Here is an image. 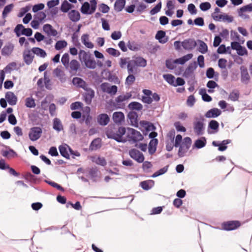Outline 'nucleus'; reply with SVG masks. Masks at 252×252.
<instances>
[{
	"label": "nucleus",
	"mask_w": 252,
	"mask_h": 252,
	"mask_svg": "<svg viewBox=\"0 0 252 252\" xmlns=\"http://www.w3.org/2000/svg\"><path fill=\"white\" fill-rule=\"evenodd\" d=\"M126 132V129L125 127L109 126L106 131V135L108 138L113 139L117 142L125 143L127 141L126 138L124 136Z\"/></svg>",
	"instance_id": "nucleus-1"
},
{
	"label": "nucleus",
	"mask_w": 252,
	"mask_h": 252,
	"mask_svg": "<svg viewBox=\"0 0 252 252\" xmlns=\"http://www.w3.org/2000/svg\"><path fill=\"white\" fill-rule=\"evenodd\" d=\"M125 134H126L125 137L127 139V141L136 142L143 139V135L139 131L132 128H127Z\"/></svg>",
	"instance_id": "nucleus-2"
},
{
	"label": "nucleus",
	"mask_w": 252,
	"mask_h": 252,
	"mask_svg": "<svg viewBox=\"0 0 252 252\" xmlns=\"http://www.w3.org/2000/svg\"><path fill=\"white\" fill-rule=\"evenodd\" d=\"M191 144L190 138L186 137L184 138L181 144L180 145L178 155L180 158L183 157L188 152Z\"/></svg>",
	"instance_id": "nucleus-3"
},
{
	"label": "nucleus",
	"mask_w": 252,
	"mask_h": 252,
	"mask_svg": "<svg viewBox=\"0 0 252 252\" xmlns=\"http://www.w3.org/2000/svg\"><path fill=\"white\" fill-rule=\"evenodd\" d=\"M100 89L104 93L111 96L115 95L118 91V87L116 85H111L108 83H103L100 85Z\"/></svg>",
	"instance_id": "nucleus-4"
},
{
	"label": "nucleus",
	"mask_w": 252,
	"mask_h": 252,
	"mask_svg": "<svg viewBox=\"0 0 252 252\" xmlns=\"http://www.w3.org/2000/svg\"><path fill=\"white\" fill-rule=\"evenodd\" d=\"M42 130L40 127L35 126L32 127L29 132V137L32 141L37 140L41 135Z\"/></svg>",
	"instance_id": "nucleus-5"
},
{
	"label": "nucleus",
	"mask_w": 252,
	"mask_h": 252,
	"mask_svg": "<svg viewBox=\"0 0 252 252\" xmlns=\"http://www.w3.org/2000/svg\"><path fill=\"white\" fill-rule=\"evenodd\" d=\"M130 157L138 163L144 162L145 158L143 154L135 149H132L129 151Z\"/></svg>",
	"instance_id": "nucleus-6"
},
{
	"label": "nucleus",
	"mask_w": 252,
	"mask_h": 252,
	"mask_svg": "<svg viewBox=\"0 0 252 252\" xmlns=\"http://www.w3.org/2000/svg\"><path fill=\"white\" fill-rule=\"evenodd\" d=\"M241 81L245 84H248L251 80L247 68L244 66H241L240 68Z\"/></svg>",
	"instance_id": "nucleus-7"
},
{
	"label": "nucleus",
	"mask_w": 252,
	"mask_h": 252,
	"mask_svg": "<svg viewBox=\"0 0 252 252\" xmlns=\"http://www.w3.org/2000/svg\"><path fill=\"white\" fill-rule=\"evenodd\" d=\"M196 45V42L194 39L189 38L184 40L182 42V46L186 50L190 51L193 49Z\"/></svg>",
	"instance_id": "nucleus-8"
},
{
	"label": "nucleus",
	"mask_w": 252,
	"mask_h": 252,
	"mask_svg": "<svg viewBox=\"0 0 252 252\" xmlns=\"http://www.w3.org/2000/svg\"><path fill=\"white\" fill-rule=\"evenodd\" d=\"M132 96L131 93H126V94L120 95L115 99L117 105L123 106Z\"/></svg>",
	"instance_id": "nucleus-9"
},
{
	"label": "nucleus",
	"mask_w": 252,
	"mask_h": 252,
	"mask_svg": "<svg viewBox=\"0 0 252 252\" xmlns=\"http://www.w3.org/2000/svg\"><path fill=\"white\" fill-rule=\"evenodd\" d=\"M79 63L76 60H72L69 63L68 67L69 72L72 75H75L80 68Z\"/></svg>",
	"instance_id": "nucleus-10"
},
{
	"label": "nucleus",
	"mask_w": 252,
	"mask_h": 252,
	"mask_svg": "<svg viewBox=\"0 0 252 252\" xmlns=\"http://www.w3.org/2000/svg\"><path fill=\"white\" fill-rule=\"evenodd\" d=\"M34 58V54L32 52V50H25L23 52V59L27 65L31 64Z\"/></svg>",
	"instance_id": "nucleus-11"
},
{
	"label": "nucleus",
	"mask_w": 252,
	"mask_h": 252,
	"mask_svg": "<svg viewBox=\"0 0 252 252\" xmlns=\"http://www.w3.org/2000/svg\"><path fill=\"white\" fill-rule=\"evenodd\" d=\"M85 90L86 91V92L83 94L84 100L87 104H90L94 96V92L89 87Z\"/></svg>",
	"instance_id": "nucleus-12"
},
{
	"label": "nucleus",
	"mask_w": 252,
	"mask_h": 252,
	"mask_svg": "<svg viewBox=\"0 0 252 252\" xmlns=\"http://www.w3.org/2000/svg\"><path fill=\"white\" fill-rule=\"evenodd\" d=\"M142 92L144 96H142V101L143 102L147 104H151L153 102V99L151 97L152 94V92L150 90L144 89Z\"/></svg>",
	"instance_id": "nucleus-13"
},
{
	"label": "nucleus",
	"mask_w": 252,
	"mask_h": 252,
	"mask_svg": "<svg viewBox=\"0 0 252 252\" xmlns=\"http://www.w3.org/2000/svg\"><path fill=\"white\" fill-rule=\"evenodd\" d=\"M240 225L238 221H230L225 222L223 225V227L226 230H232L236 229Z\"/></svg>",
	"instance_id": "nucleus-14"
},
{
	"label": "nucleus",
	"mask_w": 252,
	"mask_h": 252,
	"mask_svg": "<svg viewBox=\"0 0 252 252\" xmlns=\"http://www.w3.org/2000/svg\"><path fill=\"white\" fill-rule=\"evenodd\" d=\"M193 125L195 133L198 135H202L204 130V126L203 122L201 121L195 122Z\"/></svg>",
	"instance_id": "nucleus-15"
},
{
	"label": "nucleus",
	"mask_w": 252,
	"mask_h": 252,
	"mask_svg": "<svg viewBox=\"0 0 252 252\" xmlns=\"http://www.w3.org/2000/svg\"><path fill=\"white\" fill-rule=\"evenodd\" d=\"M5 99L10 105H15L17 101V97L15 94L11 92H8L5 94Z\"/></svg>",
	"instance_id": "nucleus-16"
},
{
	"label": "nucleus",
	"mask_w": 252,
	"mask_h": 252,
	"mask_svg": "<svg viewBox=\"0 0 252 252\" xmlns=\"http://www.w3.org/2000/svg\"><path fill=\"white\" fill-rule=\"evenodd\" d=\"M43 30L49 36H56L58 34L57 31L48 24L43 26Z\"/></svg>",
	"instance_id": "nucleus-17"
},
{
	"label": "nucleus",
	"mask_w": 252,
	"mask_h": 252,
	"mask_svg": "<svg viewBox=\"0 0 252 252\" xmlns=\"http://www.w3.org/2000/svg\"><path fill=\"white\" fill-rule=\"evenodd\" d=\"M214 20L216 21L231 23L233 20L232 16H229L226 14H220L218 16H215Z\"/></svg>",
	"instance_id": "nucleus-18"
},
{
	"label": "nucleus",
	"mask_w": 252,
	"mask_h": 252,
	"mask_svg": "<svg viewBox=\"0 0 252 252\" xmlns=\"http://www.w3.org/2000/svg\"><path fill=\"white\" fill-rule=\"evenodd\" d=\"M221 113V111L218 108H212L208 111L205 116L208 118H216L220 116Z\"/></svg>",
	"instance_id": "nucleus-19"
},
{
	"label": "nucleus",
	"mask_w": 252,
	"mask_h": 252,
	"mask_svg": "<svg viewBox=\"0 0 252 252\" xmlns=\"http://www.w3.org/2000/svg\"><path fill=\"white\" fill-rule=\"evenodd\" d=\"M79 60L82 63H84V64L88 61L90 58L92 56L89 52H87L84 50H81L79 53Z\"/></svg>",
	"instance_id": "nucleus-20"
},
{
	"label": "nucleus",
	"mask_w": 252,
	"mask_h": 252,
	"mask_svg": "<svg viewBox=\"0 0 252 252\" xmlns=\"http://www.w3.org/2000/svg\"><path fill=\"white\" fill-rule=\"evenodd\" d=\"M14 49V45L11 43L6 44L1 50V54L4 56H10Z\"/></svg>",
	"instance_id": "nucleus-21"
},
{
	"label": "nucleus",
	"mask_w": 252,
	"mask_h": 252,
	"mask_svg": "<svg viewBox=\"0 0 252 252\" xmlns=\"http://www.w3.org/2000/svg\"><path fill=\"white\" fill-rule=\"evenodd\" d=\"M53 74L55 76L59 78V79L62 82H64L66 80V77L64 72L60 68H56L53 71Z\"/></svg>",
	"instance_id": "nucleus-22"
},
{
	"label": "nucleus",
	"mask_w": 252,
	"mask_h": 252,
	"mask_svg": "<svg viewBox=\"0 0 252 252\" xmlns=\"http://www.w3.org/2000/svg\"><path fill=\"white\" fill-rule=\"evenodd\" d=\"M110 120L109 117L106 114H101L98 116L97 121L98 123L101 126H106L108 124Z\"/></svg>",
	"instance_id": "nucleus-23"
},
{
	"label": "nucleus",
	"mask_w": 252,
	"mask_h": 252,
	"mask_svg": "<svg viewBox=\"0 0 252 252\" xmlns=\"http://www.w3.org/2000/svg\"><path fill=\"white\" fill-rule=\"evenodd\" d=\"M72 83L74 85L77 86L80 88H82L84 90L87 89L88 88V85L86 82L80 78H74L72 80Z\"/></svg>",
	"instance_id": "nucleus-24"
},
{
	"label": "nucleus",
	"mask_w": 252,
	"mask_h": 252,
	"mask_svg": "<svg viewBox=\"0 0 252 252\" xmlns=\"http://www.w3.org/2000/svg\"><path fill=\"white\" fill-rule=\"evenodd\" d=\"M160 43H165L168 41V38L165 37V32L163 31H158L155 36Z\"/></svg>",
	"instance_id": "nucleus-25"
},
{
	"label": "nucleus",
	"mask_w": 252,
	"mask_h": 252,
	"mask_svg": "<svg viewBox=\"0 0 252 252\" xmlns=\"http://www.w3.org/2000/svg\"><path fill=\"white\" fill-rule=\"evenodd\" d=\"M197 67V64L196 62H193L189 64L188 67L186 69L184 72L185 76H188L191 74L196 69Z\"/></svg>",
	"instance_id": "nucleus-26"
},
{
	"label": "nucleus",
	"mask_w": 252,
	"mask_h": 252,
	"mask_svg": "<svg viewBox=\"0 0 252 252\" xmlns=\"http://www.w3.org/2000/svg\"><path fill=\"white\" fill-rule=\"evenodd\" d=\"M125 116L123 113L121 112H116L113 113V119L116 124H121L124 121Z\"/></svg>",
	"instance_id": "nucleus-27"
},
{
	"label": "nucleus",
	"mask_w": 252,
	"mask_h": 252,
	"mask_svg": "<svg viewBox=\"0 0 252 252\" xmlns=\"http://www.w3.org/2000/svg\"><path fill=\"white\" fill-rule=\"evenodd\" d=\"M81 41L82 43L87 48L92 49L94 47V44L89 41V35L88 34H84L82 35Z\"/></svg>",
	"instance_id": "nucleus-28"
},
{
	"label": "nucleus",
	"mask_w": 252,
	"mask_h": 252,
	"mask_svg": "<svg viewBox=\"0 0 252 252\" xmlns=\"http://www.w3.org/2000/svg\"><path fill=\"white\" fill-rule=\"evenodd\" d=\"M158 143V140L157 139H153L150 141L148 147L150 154L152 155L156 152Z\"/></svg>",
	"instance_id": "nucleus-29"
},
{
	"label": "nucleus",
	"mask_w": 252,
	"mask_h": 252,
	"mask_svg": "<svg viewBox=\"0 0 252 252\" xmlns=\"http://www.w3.org/2000/svg\"><path fill=\"white\" fill-rule=\"evenodd\" d=\"M193 55L192 54H188L183 57L175 60V62L177 64H184L187 62L192 59Z\"/></svg>",
	"instance_id": "nucleus-30"
},
{
	"label": "nucleus",
	"mask_w": 252,
	"mask_h": 252,
	"mask_svg": "<svg viewBox=\"0 0 252 252\" xmlns=\"http://www.w3.org/2000/svg\"><path fill=\"white\" fill-rule=\"evenodd\" d=\"M68 16L70 20L73 22H77L80 20V15L78 11L72 10L68 13Z\"/></svg>",
	"instance_id": "nucleus-31"
},
{
	"label": "nucleus",
	"mask_w": 252,
	"mask_h": 252,
	"mask_svg": "<svg viewBox=\"0 0 252 252\" xmlns=\"http://www.w3.org/2000/svg\"><path fill=\"white\" fill-rule=\"evenodd\" d=\"M140 186L143 189L148 190L154 186V181L152 180L144 181L140 183Z\"/></svg>",
	"instance_id": "nucleus-32"
},
{
	"label": "nucleus",
	"mask_w": 252,
	"mask_h": 252,
	"mask_svg": "<svg viewBox=\"0 0 252 252\" xmlns=\"http://www.w3.org/2000/svg\"><path fill=\"white\" fill-rule=\"evenodd\" d=\"M32 51L33 54L41 58H45L47 56L46 52L39 47H33L32 49Z\"/></svg>",
	"instance_id": "nucleus-33"
},
{
	"label": "nucleus",
	"mask_w": 252,
	"mask_h": 252,
	"mask_svg": "<svg viewBox=\"0 0 252 252\" xmlns=\"http://www.w3.org/2000/svg\"><path fill=\"white\" fill-rule=\"evenodd\" d=\"M53 128L58 132H60L63 129V126L59 119L56 118L54 119Z\"/></svg>",
	"instance_id": "nucleus-34"
},
{
	"label": "nucleus",
	"mask_w": 252,
	"mask_h": 252,
	"mask_svg": "<svg viewBox=\"0 0 252 252\" xmlns=\"http://www.w3.org/2000/svg\"><path fill=\"white\" fill-rule=\"evenodd\" d=\"M70 149L69 147L65 144L64 145H61L59 147V151L60 152L61 155L63 156V157L69 158V155L68 153V150Z\"/></svg>",
	"instance_id": "nucleus-35"
},
{
	"label": "nucleus",
	"mask_w": 252,
	"mask_h": 252,
	"mask_svg": "<svg viewBox=\"0 0 252 252\" xmlns=\"http://www.w3.org/2000/svg\"><path fill=\"white\" fill-rule=\"evenodd\" d=\"M135 63L137 66L145 67L147 65V61L144 58L141 57H136L135 59L132 60Z\"/></svg>",
	"instance_id": "nucleus-36"
},
{
	"label": "nucleus",
	"mask_w": 252,
	"mask_h": 252,
	"mask_svg": "<svg viewBox=\"0 0 252 252\" xmlns=\"http://www.w3.org/2000/svg\"><path fill=\"white\" fill-rule=\"evenodd\" d=\"M126 4V0H117L114 4L115 10L120 12L123 10Z\"/></svg>",
	"instance_id": "nucleus-37"
},
{
	"label": "nucleus",
	"mask_w": 252,
	"mask_h": 252,
	"mask_svg": "<svg viewBox=\"0 0 252 252\" xmlns=\"http://www.w3.org/2000/svg\"><path fill=\"white\" fill-rule=\"evenodd\" d=\"M199 44L198 47V50L199 52L202 54L206 53L208 51V46L207 44L203 41L199 40H198Z\"/></svg>",
	"instance_id": "nucleus-38"
},
{
	"label": "nucleus",
	"mask_w": 252,
	"mask_h": 252,
	"mask_svg": "<svg viewBox=\"0 0 252 252\" xmlns=\"http://www.w3.org/2000/svg\"><path fill=\"white\" fill-rule=\"evenodd\" d=\"M128 108L132 110L140 111L142 110L143 106L139 102L133 101L128 104Z\"/></svg>",
	"instance_id": "nucleus-39"
},
{
	"label": "nucleus",
	"mask_w": 252,
	"mask_h": 252,
	"mask_svg": "<svg viewBox=\"0 0 252 252\" xmlns=\"http://www.w3.org/2000/svg\"><path fill=\"white\" fill-rule=\"evenodd\" d=\"M85 65L87 68L90 69H94L96 67V63L92 55L90 58V59L86 63Z\"/></svg>",
	"instance_id": "nucleus-40"
},
{
	"label": "nucleus",
	"mask_w": 252,
	"mask_h": 252,
	"mask_svg": "<svg viewBox=\"0 0 252 252\" xmlns=\"http://www.w3.org/2000/svg\"><path fill=\"white\" fill-rule=\"evenodd\" d=\"M136 65L135 64L134 61L131 60L128 61V63L127 65V72L128 74H133L135 72V69L136 67Z\"/></svg>",
	"instance_id": "nucleus-41"
},
{
	"label": "nucleus",
	"mask_w": 252,
	"mask_h": 252,
	"mask_svg": "<svg viewBox=\"0 0 252 252\" xmlns=\"http://www.w3.org/2000/svg\"><path fill=\"white\" fill-rule=\"evenodd\" d=\"M206 143V139L204 137H202L200 139L195 141L193 146L197 149H200L204 147Z\"/></svg>",
	"instance_id": "nucleus-42"
},
{
	"label": "nucleus",
	"mask_w": 252,
	"mask_h": 252,
	"mask_svg": "<svg viewBox=\"0 0 252 252\" xmlns=\"http://www.w3.org/2000/svg\"><path fill=\"white\" fill-rule=\"evenodd\" d=\"M219 126V123L215 120H211L208 125V128L215 130L214 132H216L218 131Z\"/></svg>",
	"instance_id": "nucleus-43"
},
{
	"label": "nucleus",
	"mask_w": 252,
	"mask_h": 252,
	"mask_svg": "<svg viewBox=\"0 0 252 252\" xmlns=\"http://www.w3.org/2000/svg\"><path fill=\"white\" fill-rule=\"evenodd\" d=\"M61 62L64 67L68 68L69 63V56L68 53H65L63 55L61 59Z\"/></svg>",
	"instance_id": "nucleus-44"
},
{
	"label": "nucleus",
	"mask_w": 252,
	"mask_h": 252,
	"mask_svg": "<svg viewBox=\"0 0 252 252\" xmlns=\"http://www.w3.org/2000/svg\"><path fill=\"white\" fill-rule=\"evenodd\" d=\"M25 105L28 108H34L35 106L34 99L32 97H29L26 98Z\"/></svg>",
	"instance_id": "nucleus-45"
},
{
	"label": "nucleus",
	"mask_w": 252,
	"mask_h": 252,
	"mask_svg": "<svg viewBox=\"0 0 252 252\" xmlns=\"http://www.w3.org/2000/svg\"><path fill=\"white\" fill-rule=\"evenodd\" d=\"M93 161L96 164L103 166L106 165L107 163L106 160L103 157H98L94 158Z\"/></svg>",
	"instance_id": "nucleus-46"
},
{
	"label": "nucleus",
	"mask_w": 252,
	"mask_h": 252,
	"mask_svg": "<svg viewBox=\"0 0 252 252\" xmlns=\"http://www.w3.org/2000/svg\"><path fill=\"white\" fill-rule=\"evenodd\" d=\"M67 45V43L66 41L59 40L56 42L55 47L57 50H60L66 47Z\"/></svg>",
	"instance_id": "nucleus-47"
},
{
	"label": "nucleus",
	"mask_w": 252,
	"mask_h": 252,
	"mask_svg": "<svg viewBox=\"0 0 252 252\" xmlns=\"http://www.w3.org/2000/svg\"><path fill=\"white\" fill-rule=\"evenodd\" d=\"M81 11L83 14H90V12H91L90 4L88 2L84 3L81 7Z\"/></svg>",
	"instance_id": "nucleus-48"
},
{
	"label": "nucleus",
	"mask_w": 252,
	"mask_h": 252,
	"mask_svg": "<svg viewBox=\"0 0 252 252\" xmlns=\"http://www.w3.org/2000/svg\"><path fill=\"white\" fill-rule=\"evenodd\" d=\"M72 7V5L66 0L64 1L62 4L61 10L63 12H67Z\"/></svg>",
	"instance_id": "nucleus-49"
},
{
	"label": "nucleus",
	"mask_w": 252,
	"mask_h": 252,
	"mask_svg": "<svg viewBox=\"0 0 252 252\" xmlns=\"http://www.w3.org/2000/svg\"><path fill=\"white\" fill-rule=\"evenodd\" d=\"M13 7V5L12 4H10L9 5H6L4 8L2 12V18L5 19L7 15L11 11L12 8Z\"/></svg>",
	"instance_id": "nucleus-50"
},
{
	"label": "nucleus",
	"mask_w": 252,
	"mask_h": 252,
	"mask_svg": "<svg viewBox=\"0 0 252 252\" xmlns=\"http://www.w3.org/2000/svg\"><path fill=\"white\" fill-rule=\"evenodd\" d=\"M206 86L208 88L210 89L208 90V92L210 94H211L214 92L213 89H214L217 87L218 84L214 81L210 80L207 82Z\"/></svg>",
	"instance_id": "nucleus-51"
},
{
	"label": "nucleus",
	"mask_w": 252,
	"mask_h": 252,
	"mask_svg": "<svg viewBox=\"0 0 252 252\" xmlns=\"http://www.w3.org/2000/svg\"><path fill=\"white\" fill-rule=\"evenodd\" d=\"M46 17V15L44 12H39L36 13L34 15L33 18L34 19L40 21L41 23L44 20V19Z\"/></svg>",
	"instance_id": "nucleus-52"
},
{
	"label": "nucleus",
	"mask_w": 252,
	"mask_h": 252,
	"mask_svg": "<svg viewBox=\"0 0 252 252\" xmlns=\"http://www.w3.org/2000/svg\"><path fill=\"white\" fill-rule=\"evenodd\" d=\"M163 77L169 84L174 86L175 78L173 75L169 74H164Z\"/></svg>",
	"instance_id": "nucleus-53"
},
{
	"label": "nucleus",
	"mask_w": 252,
	"mask_h": 252,
	"mask_svg": "<svg viewBox=\"0 0 252 252\" xmlns=\"http://www.w3.org/2000/svg\"><path fill=\"white\" fill-rule=\"evenodd\" d=\"M106 52L110 55L117 57H119L120 55V52L119 51L113 48H109L106 49Z\"/></svg>",
	"instance_id": "nucleus-54"
},
{
	"label": "nucleus",
	"mask_w": 252,
	"mask_h": 252,
	"mask_svg": "<svg viewBox=\"0 0 252 252\" xmlns=\"http://www.w3.org/2000/svg\"><path fill=\"white\" fill-rule=\"evenodd\" d=\"M90 147L92 150L99 148L100 147V139L99 138L94 139L92 142Z\"/></svg>",
	"instance_id": "nucleus-55"
},
{
	"label": "nucleus",
	"mask_w": 252,
	"mask_h": 252,
	"mask_svg": "<svg viewBox=\"0 0 252 252\" xmlns=\"http://www.w3.org/2000/svg\"><path fill=\"white\" fill-rule=\"evenodd\" d=\"M135 80V77L132 74H129V75L126 79V85L130 86L132 85Z\"/></svg>",
	"instance_id": "nucleus-56"
},
{
	"label": "nucleus",
	"mask_w": 252,
	"mask_h": 252,
	"mask_svg": "<svg viewBox=\"0 0 252 252\" xmlns=\"http://www.w3.org/2000/svg\"><path fill=\"white\" fill-rule=\"evenodd\" d=\"M231 140L229 139L224 140L222 141L221 144H220L219 146V150L220 151H224L227 149L226 145L230 143Z\"/></svg>",
	"instance_id": "nucleus-57"
},
{
	"label": "nucleus",
	"mask_w": 252,
	"mask_h": 252,
	"mask_svg": "<svg viewBox=\"0 0 252 252\" xmlns=\"http://www.w3.org/2000/svg\"><path fill=\"white\" fill-rule=\"evenodd\" d=\"M161 2H159L153 8H152L150 11V13L151 15H154L157 13H158L161 9Z\"/></svg>",
	"instance_id": "nucleus-58"
},
{
	"label": "nucleus",
	"mask_w": 252,
	"mask_h": 252,
	"mask_svg": "<svg viewBox=\"0 0 252 252\" xmlns=\"http://www.w3.org/2000/svg\"><path fill=\"white\" fill-rule=\"evenodd\" d=\"M239 97V93L238 91H233L229 95V98L233 101H235L238 100Z\"/></svg>",
	"instance_id": "nucleus-59"
},
{
	"label": "nucleus",
	"mask_w": 252,
	"mask_h": 252,
	"mask_svg": "<svg viewBox=\"0 0 252 252\" xmlns=\"http://www.w3.org/2000/svg\"><path fill=\"white\" fill-rule=\"evenodd\" d=\"M24 29V27L22 24H18L16 26L14 29V32L17 36H20L22 35V32H23V30Z\"/></svg>",
	"instance_id": "nucleus-60"
},
{
	"label": "nucleus",
	"mask_w": 252,
	"mask_h": 252,
	"mask_svg": "<svg viewBox=\"0 0 252 252\" xmlns=\"http://www.w3.org/2000/svg\"><path fill=\"white\" fill-rule=\"evenodd\" d=\"M2 155L3 157H6L8 158L14 157L17 155L16 153L12 149H10L8 151H3Z\"/></svg>",
	"instance_id": "nucleus-61"
},
{
	"label": "nucleus",
	"mask_w": 252,
	"mask_h": 252,
	"mask_svg": "<svg viewBox=\"0 0 252 252\" xmlns=\"http://www.w3.org/2000/svg\"><path fill=\"white\" fill-rule=\"evenodd\" d=\"M16 65L17 64L15 62H12L9 63L4 68L5 71L6 72H10L11 70L16 68Z\"/></svg>",
	"instance_id": "nucleus-62"
},
{
	"label": "nucleus",
	"mask_w": 252,
	"mask_h": 252,
	"mask_svg": "<svg viewBox=\"0 0 252 252\" xmlns=\"http://www.w3.org/2000/svg\"><path fill=\"white\" fill-rule=\"evenodd\" d=\"M168 168L167 166L164 167L163 168L160 169L158 171L156 172L152 176V177L153 178L157 177L159 175H162L166 173L167 171Z\"/></svg>",
	"instance_id": "nucleus-63"
},
{
	"label": "nucleus",
	"mask_w": 252,
	"mask_h": 252,
	"mask_svg": "<svg viewBox=\"0 0 252 252\" xmlns=\"http://www.w3.org/2000/svg\"><path fill=\"white\" fill-rule=\"evenodd\" d=\"M211 4L208 2H202L200 4V8L202 11H205L211 8Z\"/></svg>",
	"instance_id": "nucleus-64"
}]
</instances>
